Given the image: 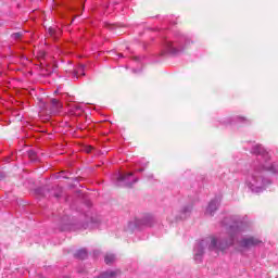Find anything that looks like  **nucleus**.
Here are the masks:
<instances>
[{
    "label": "nucleus",
    "mask_w": 278,
    "mask_h": 278,
    "mask_svg": "<svg viewBox=\"0 0 278 278\" xmlns=\"http://www.w3.org/2000/svg\"><path fill=\"white\" fill-rule=\"evenodd\" d=\"M262 244V240L255 238V237H250L241 240V247L244 249H251V247H260Z\"/></svg>",
    "instance_id": "f257e3e1"
},
{
    "label": "nucleus",
    "mask_w": 278,
    "mask_h": 278,
    "mask_svg": "<svg viewBox=\"0 0 278 278\" xmlns=\"http://www.w3.org/2000/svg\"><path fill=\"white\" fill-rule=\"evenodd\" d=\"M51 105H52V113L55 114L58 112H60V110H62V104L60 102V100L58 99H52L51 100Z\"/></svg>",
    "instance_id": "f03ea898"
},
{
    "label": "nucleus",
    "mask_w": 278,
    "mask_h": 278,
    "mask_svg": "<svg viewBox=\"0 0 278 278\" xmlns=\"http://www.w3.org/2000/svg\"><path fill=\"white\" fill-rule=\"evenodd\" d=\"M216 210H218V202H216V200H213L208 204L207 212L208 214H214Z\"/></svg>",
    "instance_id": "7ed1b4c3"
},
{
    "label": "nucleus",
    "mask_w": 278,
    "mask_h": 278,
    "mask_svg": "<svg viewBox=\"0 0 278 278\" xmlns=\"http://www.w3.org/2000/svg\"><path fill=\"white\" fill-rule=\"evenodd\" d=\"M77 260H86L88 257V252L85 249H80L75 253Z\"/></svg>",
    "instance_id": "20e7f679"
},
{
    "label": "nucleus",
    "mask_w": 278,
    "mask_h": 278,
    "mask_svg": "<svg viewBox=\"0 0 278 278\" xmlns=\"http://www.w3.org/2000/svg\"><path fill=\"white\" fill-rule=\"evenodd\" d=\"M78 75H81L83 77L86 75V73H84V65H79L77 71H74V78L75 79H79Z\"/></svg>",
    "instance_id": "39448f33"
},
{
    "label": "nucleus",
    "mask_w": 278,
    "mask_h": 278,
    "mask_svg": "<svg viewBox=\"0 0 278 278\" xmlns=\"http://www.w3.org/2000/svg\"><path fill=\"white\" fill-rule=\"evenodd\" d=\"M116 275H118V273L116 271H105L101 274L98 278H116Z\"/></svg>",
    "instance_id": "423d86ee"
},
{
    "label": "nucleus",
    "mask_w": 278,
    "mask_h": 278,
    "mask_svg": "<svg viewBox=\"0 0 278 278\" xmlns=\"http://www.w3.org/2000/svg\"><path fill=\"white\" fill-rule=\"evenodd\" d=\"M115 260H116V256H114V254H106L104 257L105 264H113Z\"/></svg>",
    "instance_id": "0eeeda50"
},
{
    "label": "nucleus",
    "mask_w": 278,
    "mask_h": 278,
    "mask_svg": "<svg viewBox=\"0 0 278 278\" xmlns=\"http://www.w3.org/2000/svg\"><path fill=\"white\" fill-rule=\"evenodd\" d=\"M134 175V173H128L126 175H122L118 177V181H125V179H127V177H131Z\"/></svg>",
    "instance_id": "6e6552de"
},
{
    "label": "nucleus",
    "mask_w": 278,
    "mask_h": 278,
    "mask_svg": "<svg viewBox=\"0 0 278 278\" xmlns=\"http://www.w3.org/2000/svg\"><path fill=\"white\" fill-rule=\"evenodd\" d=\"M48 34H50V36H55V28L49 27L48 28Z\"/></svg>",
    "instance_id": "1a4fd4ad"
},
{
    "label": "nucleus",
    "mask_w": 278,
    "mask_h": 278,
    "mask_svg": "<svg viewBox=\"0 0 278 278\" xmlns=\"http://www.w3.org/2000/svg\"><path fill=\"white\" fill-rule=\"evenodd\" d=\"M28 157H30V160H34L36 157V152L28 151Z\"/></svg>",
    "instance_id": "9d476101"
},
{
    "label": "nucleus",
    "mask_w": 278,
    "mask_h": 278,
    "mask_svg": "<svg viewBox=\"0 0 278 278\" xmlns=\"http://www.w3.org/2000/svg\"><path fill=\"white\" fill-rule=\"evenodd\" d=\"M211 249H216V239L211 240Z\"/></svg>",
    "instance_id": "9b49d317"
},
{
    "label": "nucleus",
    "mask_w": 278,
    "mask_h": 278,
    "mask_svg": "<svg viewBox=\"0 0 278 278\" xmlns=\"http://www.w3.org/2000/svg\"><path fill=\"white\" fill-rule=\"evenodd\" d=\"M12 36L15 40H18V38H21V33H15Z\"/></svg>",
    "instance_id": "f8f14e48"
},
{
    "label": "nucleus",
    "mask_w": 278,
    "mask_h": 278,
    "mask_svg": "<svg viewBox=\"0 0 278 278\" xmlns=\"http://www.w3.org/2000/svg\"><path fill=\"white\" fill-rule=\"evenodd\" d=\"M86 153H90L92 151V147H88L85 149Z\"/></svg>",
    "instance_id": "ddd939ff"
}]
</instances>
